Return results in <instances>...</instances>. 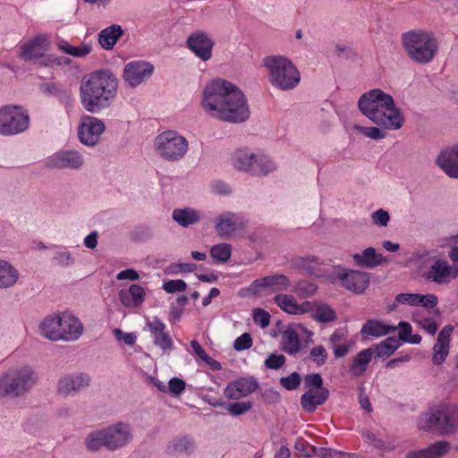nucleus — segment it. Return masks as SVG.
I'll return each instance as SVG.
<instances>
[{
	"instance_id": "1",
	"label": "nucleus",
	"mask_w": 458,
	"mask_h": 458,
	"mask_svg": "<svg viewBox=\"0 0 458 458\" xmlns=\"http://www.w3.org/2000/svg\"><path fill=\"white\" fill-rule=\"evenodd\" d=\"M200 106L210 117L231 123L247 121L250 110L238 86L225 79L209 81L201 92Z\"/></svg>"
},
{
	"instance_id": "2",
	"label": "nucleus",
	"mask_w": 458,
	"mask_h": 458,
	"mask_svg": "<svg viewBox=\"0 0 458 458\" xmlns=\"http://www.w3.org/2000/svg\"><path fill=\"white\" fill-rule=\"evenodd\" d=\"M118 79L109 70H98L85 75L80 86V99L83 108L98 114L108 108L116 98Z\"/></svg>"
},
{
	"instance_id": "3",
	"label": "nucleus",
	"mask_w": 458,
	"mask_h": 458,
	"mask_svg": "<svg viewBox=\"0 0 458 458\" xmlns=\"http://www.w3.org/2000/svg\"><path fill=\"white\" fill-rule=\"evenodd\" d=\"M358 107L364 116L386 130L397 131L403 125V114L393 97L380 89L363 93Z\"/></svg>"
},
{
	"instance_id": "4",
	"label": "nucleus",
	"mask_w": 458,
	"mask_h": 458,
	"mask_svg": "<svg viewBox=\"0 0 458 458\" xmlns=\"http://www.w3.org/2000/svg\"><path fill=\"white\" fill-rule=\"evenodd\" d=\"M38 333L52 342H75L84 334V326L74 313L64 310L44 317L38 324Z\"/></svg>"
},
{
	"instance_id": "5",
	"label": "nucleus",
	"mask_w": 458,
	"mask_h": 458,
	"mask_svg": "<svg viewBox=\"0 0 458 458\" xmlns=\"http://www.w3.org/2000/svg\"><path fill=\"white\" fill-rule=\"evenodd\" d=\"M133 439L131 425L117 421L106 427L91 431L85 438V445L89 451L106 448L117 451L128 445Z\"/></svg>"
},
{
	"instance_id": "6",
	"label": "nucleus",
	"mask_w": 458,
	"mask_h": 458,
	"mask_svg": "<svg viewBox=\"0 0 458 458\" xmlns=\"http://www.w3.org/2000/svg\"><path fill=\"white\" fill-rule=\"evenodd\" d=\"M417 427L423 431L436 430L441 435L458 431V405L440 402L417 418Z\"/></svg>"
},
{
	"instance_id": "7",
	"label": "nucleus",
	"mask_w": 458,
	"mask_h": 458,
	"mask_svg": "<svg viewBox=\"0 0 458 458\" xmlns=\"http://www.w3.org/2000/svg\"><path fill=\"white\" fill-rule=\"evenodd\" d=\"M262 65L267 72L268 82L277 89L283 91L292 90L301 81L299 70L285 55H267L263 58Z\"/></svg>"
},
{
	"instance_id": "8",
	"label": "nucleus",
	"mask_w": 458,
	"mask_h": 458,
	"mask_svg": "<svg viewBox=\"0 0 458 458\" xmlns=\"http://www.w3.org/2000/svg\"><path fill=\"white\" fill-rule=\"evenodd\" d=\"M38 375L29 365H17L0 375V398H16L27 394L37 383Z\"/></svg>"
},
{
	"instance_id": "9",
	"label": "nucleus",
	"mask_w": 458,
	"mask_h": 458,
	"mask_svg": "<svg viewBox=\"0 0 458 458\" xmlns=\"http://www.w3.org/2000/svg\"><path fill=\"white\" fill-rule=\"evenodd\" d=\"M402 46L411 60L421 64L430 63L438 49L437 41L433 33L423 30L403 33Z\"/></svg>"
},
{
	"instance_id": "10",
	"label": "nucleus",
	"mask_w": 458,
	"mask_h": 458,
	"mask_svg": "<svg viewBox=\"0 0 458 458\" xmlns=\"http://www.w3.org/2000/svg\"><path fill=\"white\" fill-rule=\"evenodd\" d=\"M411 259L416 263L428 260L431 261V264L428 267L419 265L422 277L429 283H433L437 285H445L458 277L456 266L451 265L446 259L429 257V253L427 250H418L413 252Z\"/></svg>"
},
{
	"instance_id": "11",
	"label": "nucleus",
	"mask_w": 458,
	"mask_h": 458,
	"mask_svg": "<svg viewBox=\"0 0 458 458\" xmlns=\"http://www.w3.org/2000/svg\"><path fill=\"white\" fill-rule=\"evenodd\" d=\"M188 140L174 130H166L157 134L153 142L156 153L164 160L177 162L189 151Z\"/></svg>"
},
{
	"instance_id": "12",
	"label": "nucleus",
	"mask_w": 458,
	"mask_h": 458,
	"mask_svg": "<svg viewBox=\"0 0 458 458\" xmlns=\"http://www.w3.org/2000/svg\"><path fill=\"white\" fill-rule=\"evenodd\" d=\"M29 124V114L22 107L6 106L0 108V134L15 135L23 132Z\"/></svg>"
},
{
	"instance_id": "13",
	"label": "nucleus",
	"mask_w": 458,
	"mask_h": 458,
	"mask_svg": "<svg viewBox=\"0 0 458 458\" xmlns=\"http://www.w3.org/2000/svg\"><path fill=\"white\" fill-rule=\"evenodd\" d=\"M154 72L155 66L152 63L143 59L132 60L124 64L122 79L126 87L136 89L147 83Z\"/></svg>"
},
{
	"instance_id": "14",
	"label": "nucleus",
	"mask_w": 458,
	"mask_h": 458,
	"mask_svg": "<svg viewBox=\"0 0 458 458\" xmlns=\"http://www.w3.org/2000/svg\"><path fill=\"white\" fill-rule=\"evenodd\" d=\"M248 226V220L242 213L224 211L214 219V229L223 239L236 236Z\"/></svg>"
},
{
	"instance_id": "15",
	"label": "nucleus",
	"mask_w": 458,
	"mask_h": 458,
	"mask_svg": "<svg viewBox=\"0 0 458 458\" xmlns=\"http://www.w3.org/2000/svg\"><path fill=\"white\" fill-rule=\"evenodd\" d=\"M47 165L53 169L81 171L86 165L83 153L75 148H62L47 158Z\"/></svg>"
},
{
	"instance_id": "16",
	"label": "nucleus",
	"mask_w": 458,
	"mask_h": 458,
	"mask_svg": "<svg viewBox=\"0 0 458 458\" xmlns=\"http://www.w3.org/2000/svg\"><path fill=\"white\" fill-rule=\"evenodd\" d=\"M91 383V377L88 373L75 371L60 377L56 391L58 394L67 397L75 396L86 390Z\"/></svg>"
},
{
	"instance_id": "17",
	"label": "nucleus",
	"mask_w": 458,
	"mask_h": 458,
	"mask_svg": "<svg viewBox=\"0 0 458 458\" xmlns=\"http://www.w3.org/2000/svg\"><path fill=\"white\" fill-rule=\"evenodd\" d=\"M290 286V280L284 275H274L256 279L247 288L241 291L242 296L262 295L264 290L270 292L286 291Z\"/></svg>"
},
{
	"instance_id": "18",
	"label": "nucleus",
	"mask_w": 458,
	"mask_h": 458,
	"mask_svg": "<svg viewBox=\"0 0 458 458\" xmlns=\"http://www.w3.org/2000/svg\"><path fill=\"white\" fill-rule=\"evenodd\" d=\"M105 130L106 125L102 120L95 116L84 115L78 127L79 140L86 147H94L100 140Z\"/></svg>"
},
{
	"instance_id": "19",
	"label": "nucleus",
	"mask_w": 458,
	"mask_h": 458,
	"mask_svg": "<svg viewBox=\"0 0 458 458\" xmlns=\"http://www.w3.org/2000/svg\"><path fill=\"white\" fill-rule=\"evenodd\" d=\"M186 46L199 59L207 62L212 58L215 42L208 32L196 30L188 36Z\"/></svg>"
},
{
	"instance_id": "20",
	"label": "nucleus",
	"mask_w": 458,
	"mask_h": 458,
	"mask_svg": "<svg viewBox=\"0 0 458 458\" xmlns=\"http://www.w3.org/2000/svg\"><path fill=\"white\" fill-rule=\"evenodd\" d=\"M306 328L299 323L285 327L281 333L280 349L289 355H295L301 350V334L306 333Z\"/></svg>"
},
{
	"instance_id": "21",
	"label": "nucleus",
	"mask_w": 458,
	"mask_h": 458,
	"mask_svg": "<svg viewBox=\"0 0 458 458\" xmlns=\"http://www.w3.org/2000/svg\"><path fill=\"white\" fill-rule=\"evenodd\" d=\"M342 284L354 293H362L369 286V274L359 270H344L337 275Z\"/></svg>"
},
{
	"instance_id": "22",
	"label": "nucleus",
	"mask_w": 458,
	"mask_h": 458,
	"mask_svg": "<svg viewBox=\"0 0 458 458\" xmlns=\"http://www.w3.org/2000/svg\"><path fill=\"white\" fill-rule=\"evenodd\" d=\"M259 384L253 377H241L230 382L225 386L224 394L227 399L238 400L255 392Z\"/></svg>"
},
{
	"instance_id": "23",
	"label": "nucleus",
	"mask_w": 458,
	"mask_h": 458,
	"mask_svg": "<svg viewBox=\"0 0 458 458\" xmlns=\"http://www.w3.org/2000/svg\"><path fill=\"white\" fill-rule=\"evenodd\" d=\"M49 40L46 35H38L20 47V56L26 61L43 57L48 49Z\"/></svg>"
},
{
	"instance_id": "24",
	"label": "nucleus",
	"mask_w": 458,
	"mask_h": 458,
	"mask_svg": "<svg viewBox=\"0 0 458 458\" xmlns=\"http://www.w3.org/2000/svg\"><path fill=\"white\" fill-rule=\"evenodd\" d=\"M454 327L445 326L439 332L437 343L433 346L432 362L435 365H441L447 358L450 350L451 335Z\"/></svg>"
},
{
	"instance_id": "25",
	"label": "nucleus",
	"mask_w": 458,
	"mask_h": 458,
	"mask_svg": "<svg viewBox=\"0 0 458 458\" xmlns=\"http://www.w3.org/2000/svg\"><path fill=\"white\" fill-rule=\"evenodd\" d=\"M354 264L360 267L372 269L388 263L389 259L377 251L374 247H367L352 255Z\"/></svg>"
},
{
	"instance_id": "26",
	"label": "nucleus",
	"mask_w": 458,
	"mask_h": 458,
	"mask_svg": "<svg viewBox=\"0 0 458 458\" xmlns=\"http://www.w3.org/2000/svg\"><path fill=\"white\" fill-rule=\"evenodd\" d=\"M436 162L446 175L458 179V145L443 149Z\"/></svg>"
},
{
	"instance_id": "27",
	"label": "nucleus",
	"mask_w": 458,
	"mask_h": 458,
	"mask_svg": "<svg viewBox=\"0 0 458 458\" xmlns=\"http://www.w3.org/2000/svg\"><path fill=\"white\" fill-rule=\"evenodd\" d=\"M275 303L285 313L290 315H303L310 310V301H305L298 303L294 296L290 294H277L274 298Z\"/></svg>"
},
{
	"instance_id": "28",
	"label": "nucleus",
	"mask_w": 458,
	"mask_h": 458,
	"mask_svg": "<svg viewBox=\"0 0 458 458\" xmlns=\"http://www.w3.org/2000/svg\"><path fill=\"white\" fill-rule=\"evenodd\" d=\"M147 327L154 338V344L162 350H172L173 340L169 334L165 331V325L157 318L148 319Z\"/></svg>"
},
{
	"instance_id": "29",
	"label": "nucleus",
	"mask_w": 458,
	"mask_h": 458,
	"mask_svg": "<svg viewBox=\"0 0 458 458\" xmlns=\"http://www.w3.org/2000/svg\"><path fill=\"white\" fill-rule=\"evenodd\" d=\"M145 297L144 288L136 284H132L128 288H123L118 292L119 301L126 308L140 306L144 302Z\"/></svg>"
},
{
	"instance_id": "30",
	"label": "nucleus",
	"mask_w": 458,
	"mask_h": 458,
	"mask_svg": "<svg viewBox=\"0 0 458 458\" xmlns=\"http://www.w3.org/2000/svg\"><path fill=\"white\" fill-rule=\"evenodd\" d=\"M256 153L248 148L236 149L232 157V165L238 171L251 174L255 163Z\"/></svg>"
},
{
	"instance_id": "31",
	"label": "nucleus",
	"mask_w": 458,
	"mask_h": 458,
	"mask_svg": "<svg viewBox=\"0 0 458 458\" xmlns=\"http://www.w3.org/2000/svg\"><path fill=\"white\" fill-rule=\"evenodd\" d=\"M172 218L177 225L186 228L198 224L202 218V213L191 207L179 208L174 209Z\"/></svg>"
},
{
	"instance_id": "32",
	"label": "nucleus",
	"mask_w": 458,
	"mask_h": 458,
	"mask_svg": "<svg viewBox=\"0 0 458 458\" xmlns=\"http://www.w3.org/2000/svg\"><path fill=\"white\" fill-rule=\"evenodd\" d=\"M327 389H310L301 397V404L308 412H313L318 405H321L328 398Z\"/></svg>"
},
{
	"instance_id": "33",
	"label": "nucleus",
	"mask_w": 458,
	"mask_h": 458,
	"mask_svg": "<svg viewBox=\"0 0 458 458\" xmlns=\"http://www.w3.org/2000/svg\"><path fill=\"white\" fill-rule=\"evenodd\" d=\"M396 331V327L389 325L386 321L369 319L361 328V334L367 336L381 337Z\"/></svg>"
},
{
	"instance_id": "34",
	"label": "nucleus",
	"mask_w": 458,
	"mask_h": 458,
	"mask_svg": "<svg viewBox=\"0 0 458 458\" xmlns=\"http://www.w3.org/2000/svg\"><path fill=\"white\" fill-rule=\"evenodd\" d=\"M123 34L122 27L113 24L99 32L98 43L105 50H112Z\"/></svg>"
},
{
	"instance_id": "35",
	"label": "nucleus",
	"mask_w": 458,
	"mask_h": 458,
	"mask_svg": "<svg viewBox=\"0 0 458 458\" xmlns=\"http://www.w3.org/2000/svg\"><path fill=\"white\" fill-rule=\"evenodd\" d=\"M277 169L276 162L267 155L263 152H257L255 157V163L251 174L257 176H266L274 173Z\"/></svg>"
},
{
	"instance_id": "36",
	"label": "nucleus",
	"mask_w": 458,
	"mask_h": 458,
	"mask_svg": "<svg viewBox=\"0 0 458 458\" xmlns=\"http://www.w3.org/2000/svg\"><path fill=\"white\" fill-rule=\"evenodd\" d=\"M57 47L63 53L77 58L85 57L92 51V44L89 42H83L79 46H72L64 39L57 42Z\"/></svg>"
},
{
	"instance_id": "37",
	"label": "nucleus",
	"mask_w": 458,
	"mask_h": 458,
	"mask_svg": "<svg viewBox=\"0 0 458 458\" xmlns=\"http://www.w3.org/2000/svg\"><path fill=\"white\" fill-rule=\"evenodd\" d=\"M373 352L370 348L364 349L358 352L353 358L350 366V371L355 377L361 376L368 368L369 363L372 360Z\"/></svg>"
},
{
	"instance_id": "38",
	"label": "nucleus",
	"mask_w": 458,
	"mask_h": 458,
	"mask_svg": "<svg viewBox=\"0 0 458 458\" xmlns=\"http://www.w3.org/2000/svg\"><path fill=\"white\" fill-rule=\"evenodd\" d=\"M310 310L308 311L311 317L322 323L334 321L336 318L335 310L326 303L311 302Z\"/></svg>"
},
{
	"instance_id": "39",
	"label": "nucleus",
	"mask_w": 458,
	"mask_h": 458,
	"mask_svg": "<svg viewBox=\"0 0 458 458\" xmlns=\"http://www.w3.org/2000/svg\"><path fill=\"white\" fill-rule=\"evenodd\" d=\"M18 279V270L9 262L0 259V288L12 287Z\"/></svg>"
},
{
	"instance_id": "40",
	"label": "nucleus",
	"mask_w": 458,
	"mask_h": 458,
	"mask_svg": "<svg viewBox=\"0 0 458 458\" xmlns=\"http://www.w3.org/2000/svg\"><path fill=\"white\" fill-rule=\"evenodd\" d=\"M295 268L302 270L308 274H314L316 269L321 265L320 259L313 255L298 257L293 260Z\"/></svg>"
},
{
	"instance_id": "41",
	"label": "nucleus",
	"mask_w": 458,
	"mask_h": 458,
	"mask_svg": "<svg viewBox=\"0 0 458 458\" xmlns=\"http://www.w3.org/2000/svg\"><path fill=\"white\" fill-rule=\"evenodd\" d=\"M195 445L191 438L180 437L174 438L167 446L170 454H191L194 451Z\"/></svg>"
},
{
	"instance_id": "42",
	"label": "nucleus",
	"mask_w": 458,
	"mask_h": 458,
	"mask_svg": "<svg viewBox=\"0 0 458 458\" xmlns=\"http://www.w3.org/2000/svg\"><path fill=\"white\" fill-rule=\"evenodd\" d=\"M400 347L399 340L390 336L375 346L376 354L379 358H387Z\"/></svg>"
},
{
	"instance_id": "43",
	"label": "nucleus",
	"mask_w": 458,
	"mask_h": 458,
	"mask_svg": "<svg viewBox=\"0 0 458 458\" xmlns=\"http://www.w3.org/2000/svg\"><path fill=\"white\" fill-rule=\"evenodd\" d=\"M396 329H399L398 340L406 342L411 344H419L421 342V336L418 334L412 335V327L410 323L401 321L398 326H395Z\"/></svg>"
},
{
	"instance_id": "44",
	"label": "nucleus",
	"mask_w": 458,
	"mask_h": 458,
	"mask_svg": "<svg viewBox=\"0 0 458 458\" xmlns=\"http://www.w3.org/2000/svg\"><path fill=\"white\" fill-rule=\"evenodd\" d=\"M424 449L426 458H441L450 452L451 445L448 441L441 440L429 445Z\"/></svg>"
},
{
	"instance_id": "45",
	"label": "nucleus",
	"mask_w": 458,
	"mask_h": 458,
	"mask_svg": "<svg viewBox=\"0 0 458 458\" xmlns=\"http://www.w3.org/2000/svg\"><path fill=\"white\" fill-rule=\"evenodd\" d=\"M210 256L216 262L225 263L232 256V246L225 242L215 244L210 248Z\"/></svg>"
},
{
	"instance_id": "46",
	"label": "nucleus",
	"mask_w": 458,
	"mask_h": 458,
	"mask_svg": "<svg viewBox=\"0 0 458 458\" xmlns=\"http://www.w3.org/2000/svg\"><path fill=\"white\" fill-rule=\"evenodd\" d=\"M55 266L61 267H69L75 264L76 259L72 251L67 249H59L55 251L52 259Z\"/></svg>"
},
{
	"instance_id": "47",
	"label": "nucleus",
	"mask_w": 458,
	"mask_h": 458,
	"mask_svg": "<svg viewBox=\"0 0 458 458\" xmlns=\"http://www.w3.org/2000/svg\"><path fill=\"white\" fill-rule=\"evenodd\" d=\"M412 320L430 335H434L437 331L438 326L437 322L432 318L425 316L420 312L414 313Z\"/></svg>"
},
{
	"instance_id": "48",
	"label": "nucleus",
	"mask_w": 458,
	"mask_h": 458,
	"mask_svg": "<svg viewBox=\"0 0 458 458\" xmlns=\"http://www.w3.org/2000/svg\"><path fill=\"white\" fill-rule=\"evenodd\" d=\"M400 306L416 307V293H402L397 294L394 301L388 304L387 310H396Z\"/></svg>"
},
{
	"instance_id": "49",
	"label": "nucleus",
	"mask_w": 458,
	"mask_h": 458,
	"mask_svg": "<svg viewBox=\"0 0 458 458\" xmlns=\"http://www.w3.org/2000/svg\"><path fill=\"white\" fill-rule=\"evenodd\" d=\"M352 129L371 140H382L386 137V132L378 127L353 124Z\"/></svg>"
},
{
	"instance_id": "50",
	"label": "nucleus",
	"mask_w": 458,
	"mask_h": 458,
	"mask_svg": "<svg viewBox=\"0 0 458 458\" xmlns=\"http://www.w3.org/2000/svg\"><path fill=\"white\" fill-rule=\"evenodd\" d=\"M390 219L389 212L384 208H378L370 214V221L377 227H386Z\"/></svg>"
},
{
	"instance_id": "51",
	"label": "nucleus",
	"mask_w": 458,
	"mask_h": 458,
	"mask_svg": "<svg viewBox=\"0 0 458 458\" xmlns=\"http://www.w3.org/2000/svg\"><path fill=\"white\" fill-rule=\"evenodd\" d=\"M310 359L319 367L327 362L328 352L323 345H316L310 352Z\"/></svg>"
},
{
	"instance_id": "52",
	"label": "nucleus",
	"mask_w": 458,
	"mask_h": 458,
	"mask_svg": "<svg viewBox=\"0 0 458 458\" xmlns=\"http://www.w3.org/2000/svg\"><path fill=\"white\" fill-rule=\"evenodd\" d=\"M251 406L252 404L250 402H238L226 404L225 409L230 414L233 416H240L249 411L251 409Z\"/></svg>"
},
{
	"instance_id": "53",
	"label": "nucleus",
	"mask_w": 458,
	"mask_h": 458,
	"mask_svg": "<svg viewBox=\"0 0 458 458\" xmlns=\"http://www.w3.org/2000/svg\"><path fill=\"white\" fill-rule=\"evenodd\" d=\"M185 382L178 377L171 378L167 384V393L174 397L180 396L185 391Z\"/></svg>"
},
{
	"instance_id": "54",
	"label": "nucleus",
	"mask_w": 458,
	"mask_h": 458,
	"mask_svg": "<svg viewBox=\"0 0 458 458\" xmlns=\"http://www.w3.org/2000/svg\"><path fill=\"white\" fill-rule=\"evenodd\" d=\"M313 455H317L320 458H345L344 453L325 447H315L311 446Z\"/></svg>"
},
{
	"instance_id": "55",
	"label": "nucleus",
	"mask_w": 458,
	"mask_h": 458,
	"mask_svg": "<svg viewBox=\"0 0 458 458\" xmlns=\"http://www.w3.org/2000/svg\"><path fill=\"white\" fill-rule=\"evenodd\" d=\"M437 303L438 299L437 295L433 293H416V306H421L423 308H434L437 305Z\"/></svg>"
},
{
	"instance_id": "56",
	"label": "nucleus",
	"mask_w": 458,
	"mask_h": 458,
	"mask_svg": "<svg viewBox=\"0 0 458 458\" xmlns=\"http://www.w3.org/2000/svg\"><path fill=\"white\" fill-rule=\"evenodd\" d=\"M254 323L261 328H266L270 323V314L263 309L257 308L253 310Z\"/></svg>"
},
{
	"instance_id": "57",
	"label": "nucleus",
	"mask_w": 458,
	"mask_h": 458,
	"mask_svg": "<svg viewBox=\"0 0 458 458\" xmlns=\"http://www.w3.org/2000/svg\"><path fill=\"white\" fill-rule=\"evenodd\" d=\"M280 384L286 390H295L301 384V377L297 372H293L288 377H281Z\"/></svg>"
},
{
	"instance_id": "58",
	"label": "nucleus",
	"mask_w": 458,
	"mask_h": 458,
	"mask_svg": "<svg viewBox=\"0 0 458 458\" xmlns=\"http://www.w3.org/2000/svg\"><path fill=\"white\" fill-rule=\"evenodd\" d=\"M113 335L117 341L130 346L133 345L137 339V335L135 333L123 332L120 328H114L113 330Z\"/></svg>"
},
{
	"instance_id": "59",
	"label": "nucleus",
	"mask_w": 458,
	"mask_h": 458,
	"mask_svg": "<svg viewBox=\"0 0 458 458\" xmlns=\"http://www.w3.org/2000/svg\"><path fill=\"white\" fill-rule=\"evenodd\" d=\"M186 288L187 284L182 279L168 280L163 284V289L168 293L184 292Z\"/></svg>"
},
{
	"instance_id": "60",
	"label": "nucleus",
	"mask_w": 458,
	"mask_h": 458,
	"mask_svg": "<svg viewBox=\"0 0 458 458\" xmlns=\"http://www.w3.org/2000/svg\"><path fill=\"white\" fill-rule=\"evenodd\" d=\"M209 190L216 195L225 196L231 193L230 186L223 181L213 180L209 183Z\"/></svg>"
},
{
	"instance_id": "61",
	"label": "nucleus",
	"mask_w": 458,
	"mask_h": 458,
	"mask_svg": "<svg viewBox=\"0 0 458 458\" xmlns=\"http://www.w3.org/2000/svg\"><path fill=\"white\" fill-rule=\"evenodd\" d=\"M304 384L306 387H313V389H326L322 386L323 379L318 373L308 374L304 377Z\"/></svg>"
},
{
	"instance_id": "62",
	"label": "nucleus",
	"mask_w": 458,
	"mask_h": 458,
	"mask_svg": "<svg viewBox=\"0 0 458 458\" xmlns=\"http://www.w3.org/2000/svg\"><path fill=\"white\" fill-rule=\"evenodd\" d=\"M252 339L250 334L244 333L234 341L233 347L236 351H243L251 347Z\"/></svg>"
},
{
	"instance_id": "63",
	"label": "nucleus",
	"mask_w": 458,
	"mask_h": 458,
	"mask_svg": "<svg viewBox=\"0 0 458 458\" xmlns=\"http://www.w3.org/2000/svg\"><path fill=\"white\" fill-rule=\"evenodd\" d=\"M285 362V357L282 354H271L265 360V366L271 369L281 368Z\"/></svg>"
},
{
	"instance_id": "64",
	"label": "nucleus",
	"mask_w": 458,
	"mask_h": 458,
	"mask_svg": "<svg viewBox=\"0 0 458 458\" xmlns=\"http://www.w3.org/2000/svg\"><path fill=\"white\" fill-rule=\"evenodd\" d=\"M316 291L317 286L311 283H299L295 287V292L304 296H311Z\"/></svg>"
}]
</instances>
